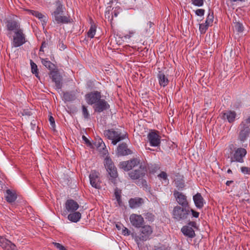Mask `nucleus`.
Wrapping results in <instances>:
<instances>
[{
	"label": "nucleus",
	"instance_id": "a878e982",
	"mask_svg": "<svg viewBox=\"0 0 250 250\" xmlns=\"http://www.w3.org/2000/svg\"><path fill=\"white\" fill-rule=\"evenodd\" d=\"M55 5L56 8L55 11L52 13L53 16L58 15L59 14H63L64 12V7L62 3V2L59 0H56L55 1Z\"/></svg>",
	"mask_w": 250,
	"mask_h": 250
},
{
	"label": "nucleus",
	"instance_id": "4be33fe9",
	"mask_svg": "<svg viewBox=\"0 0 250 250\" xmlns=\"http://www.w3.org/2000/svg\"><path fill=\"white\" fill-rule=\"evenodd\" d=\"M159 83L161 86L165 87L169 83V80L167 77L165 75L164 73L162 71H159L157 74Z\"/></svg>",
	"mask_w": 250,
	"mask_h": 250
},
{
	"label": "nucleus",
	"instance_id": "4c0bfd02",
	"mask_svg": "<svg viewBox=\"0 0 250 250\" xmlns=\"http://www.w3.org/2000/svg\"><path fill=\"white\" fill-rule=\"evenodd\" d=\"M145 219L149 222H153L155 219V215L151 212H148L144 214Z\"/></svg>",
	"mask_w": 250,
	"mask_h": 250
},
{
	"label": "nucleus",
	"instance_id": "e2e57ef3",
	"mask_svg": "<svg viewBox=\"0 0 250 250\" xmlns=\"http://www.w3.org/2000/svg\"><path fill=\"white\" fill-rule=\"evenodd\" d=\"M234 182L232 180H230V181H227L226 183V185L227 186H229L232 183H233Z\"/></svg>",
	"mask_w": 250,
	"mask_h": 250
},
{
	"label": "nucleus",
	"instance_id": "20e7f679",
	"mask_svg": "<svg viewBox=\"0 0 250 250\" xmlns=\"http://www.w3.org/2000/svg\"><path fill=\"white\" fill-rule=\"evenodd\" d=\"M189 212L188 207L176 206L173 209V218L178 221L186 220L188 218Z\"/></svg>",
	"mask_w": 250,
	"mask_h": 250
},
{
	"label": "nucleus",
	"instance_id": "6e6d98bb",
	"mask_svg": "<svg viewBox=\"0 0 250 250\" xmlns=\"http://www.w3.org/2000/svg\"><path fill=\"white\" fill-rule=\"evenodd\" d=\"M130 231L126 228L124 227L123 229V234L125 235H129L130 234Z\"/></svg>",
	"mask_w": 250,
	"mask_h": 250
},
{
	"label": "nucleus",
	"instance_id": "0e129e2a",
	"mask_svg": "<svg viewBox=\"0 0 250 250\" xmlns=\"http://www.w3.org/2000/svg\"><path fill=\"white\" fill-rule=\"evenodd\" d=\"M147 24H148L150 28H151L154 25L153 23L151 21H149L147 23Z\"/></svg>",
	"mask_w": 250,
	"mask_h": 250
},
{
	"label": "nucleus",
	"instance_id": "cd10ccee",
	"mask_svg": "<svg viewBox=\"0 0 250 250\" xmlns=\"http://www.w3.org/2000/svg\"><path fill=\"white\" fill-rule=\"evenodd\" d=\"M71 213L68 215L67 218L70 221L77 223L81 218V213L79 211L70 212Z\"/></svg>",
	"mask_w": 250,
	"mask_h": 250
},
{
	"label": "nucleus",
	"instance_id": "b1692460",
	"mask_svg": "<svg viewBox=\"0 0 250 250\" xmlns=\"http://www.w3.org/2000/svg\"><path fill=\"white\" fill-rule=\"evenodd\" d=\"M195 206L198 208H202L204 206V199L201 193H197L193 197Z\"/></svg>",
	"mask_w": 250,
	"mask_h": 250
},
{
	"label": "nucleus",
	"instance_id": "09e8293b",
	"mask_svg": "<svg viewBox=\"0 0 250 250\" xmlns=\"http://www.w3.org/2000/svg\"><path fill=\"white\" fill-rule=\"evenodd\" d=\"M114 195L116 198H119L120 197H121V190L118 189L117 188H116L114 192Z\"/></svg>",
	"mask_w": 250,
	"mask_h": 250
},
{
	"label": "nucleus",
	"instance_id": "a18cd8bd",
	"mask_svg": "<svg viewBox=\"0 0 250 250\" xmlns=\"http://www.w3.org/2000/svg\"><path fill=\"white\" fill-rule=\"evenodd\" d=\"M241 171L245 174H250V167H241Z\"/></svg>",
	"mask_w": 250,
	"mask_h": 250
},
{
	"label": "nucleus",
	"instance_id": "8fccbe9b",
	"mask_svg": "<svg viewBox=\"0 0 250 250\" xmlns=\"http://www.w3.org/2000/svg\"><path fill=\"white\" fill-rule=\"evenodd\" d=\"M158 177L164 180H166L167 177V175L166 172L162 171L158 175Z\"/></svg>",
	"mask_w": 250,
	"mask_h": 250
},
{
	"label": "nucleus",
	"instance_id": "c85d7f7f",
	"mask_svg": "<svg viewBox=\"0 0 250 250\" xmlns=\"http://www.w3.org/2000/svg\"><path fill=\"white\" fill-rule=\"evenodd\" d=\"M95 145L99 150H101L102 149H103V154L105 155L108 153V151L106 149L105 145L101 138L97 140L96 142L95 143Z\"/></svg>",
	"mask_w": 250,
	"mask_h": 250
},
{
	"label": "nucleus",
	"instance_id": "79ce46f5",
	"mask_svg": "<svg viewBox=\"0 0 250 250\" xmlns=\"http://www.w3.org/2000/svg\"><path fill=\"white\" fill-rule=\"evenodd\" d=\"M204 0H191L192 3L197 6H202L204 4Z\"/></svg>",
	"mask_w": 250,
	"mask_h": 250
},
{
	"label": "nucleus",
	"instance_id": "393cba45",
	"mask_svg": "<svg viewBox=\"0 0 250 250\" xmlns=\"http://www.w3.org/2000/svg\"><path fill=\"white\" fill-rule=\"evenodd\" d=\"M63 14H59L54 16V18L57 24H65L70 22L69 17L62 16Z\"/></svg>",
	"mask_w": 250,
	"mask_h": 250
},
{
	"label": "nucleus",
	"instance_id": "6ab92c4d",
	"mask_svg": "<svg viewBox=\"0 0 250 250\" xmlns=\"http://www.w3.org/2000/svg\"><path fill=\"white\" fill-rule=\"evenodd\" d=\"M222 119L227 120L229 123H232L236 117V113L232 110H226L222 113Z\"/></svg>",
	"mask_w": 250,
	"mask_h": 250
},
{
	"label": "nucleus",
	"instance_id": "dca6fc26",
	"mask_svg": "<svg viewBox=\"0 0 250 250\" xmlns=\"http://www.w3.org/2000/svg\"><path fill=\"white\" fill-rule=\"evenodd\" d=\"M118 156H126L132 153V151L127 148L125 143H122L118 145L116 151Z\"/></svg>",
	"mask_w": 250,
	"mask_h": 250
},
{
	"label": "nucleus",
	"instance_id": "423d86ee",
	"mask_svg": "<svg viewBox=\"0 0 250 250\" xmlns=\"http://www.w3.org/2000/svg\"><path fill=\"white\" fill-rule=\"evenodd\" d=\"M147 139L151 146H158L161 143V137L158 131L151 130L147 134Z\"/></svg>",
	"mask_w": 250,
	"mask_h": 250
},
{
	"label": "nucleus",
	"instance_id": "49530a36",
	"mask_svg": "<svg viewBox=\"0 0 250 250\" xmlns=\"http://www.w3.org/2000/svg\"><path fill=\"white\" fill-rule=\"evenodd\" d=\"M205 10L203 9H198L195 11V14L197 16H202L205 14Z\"/></svg>",
	"mask_w": 250,
	"mask_h": 250
},
{
	"label": "nucleus",
	"instance_id": "603ef678",
	"mask_svg": "<svg viewBox=\"0 0 250 250\" xmlns=\"http://www.w3.org/2000/svg\"><path fill=\"white\" fill-rule=\"evenodd\" d=\"M189 211H191L193 217L198 218L199 217V213L198 212L193 210V209H191Z\"/></svg>",
	"mask_w": 250,
	"mask_h": 250
},
{
	"label": "nucleus",
	"instance_id": "ddd939ff",
	"mask_svg": "<svg viewBox=\"0 0 250 250\" xmlns=\"http://www.w3.org/2000/svg\"><path fill=\"white\" fill-rule=\"evenodd\" d=\"M240 132L239 135V139L241 141H244L249 136L250 132V126L248 125H246L242 122L240 125Z\"/></svg>",
	"mask_w": 250,
	"mask_h": 250
},
{
	"label": "nucleus",
	"instance_id": "2f4dec72",
	"mask_svg": "<svg viewBox=\"0 0 250 250\" xmlns=\"http://www.w3.org/2000/svg\"><path fill=\"white\" fill-rule=\"evenodd\" d=\"M30 62L32 73L35 74L37 78H40L39 70L37 64L32 60H30Z\"/></svg>",
	"mask_w": 250,
	"mask_h": 250
},
{
	"label": "nucleus",
	"instance_id": "ea45409f",
	"mask_svg": "<svg viewBox=\"0 0 250 250\" xmlns=\"http://www.w3.org/2000/svg\"><path fill=\"white\" fill-rule=\"evenodd\" d=\"M209 25H208V23H206V22L204 23H201L199 24V30L201 34H204L208 29Z\"/></svg>",
	"mask_w": 250,
	"mask_h": 250
},
{
	"label": "nucleus",
	"instance_id": "a211bd4d",
	"mask_svg": "<svg viewBox=\"0 0 250 250\" xmlns=\"http://www.w3.org/2000/svg\"><path fill=\"white\" fill-rule=\"evenodd\" d=\"M144 203V199L139 197L131 198L128 201L129 207L133 209L141 207Z\"/></svg>",
	"mask_w": 250,
	"mask_h": 250
},
{
	"label": "nucleus",
	"instance_id": "0eeeda50",
	"mask_svg": "<svg viewBox=\"0 0 250 250\" xmlns=\"http://www.w3.org/2000/svg\"><path fill=\"white\" fill-rule=\"evenodd\" d=\"M26 42L25 35L22 29H18L15 31L13 36V45L15 47H19Z\"/></svg>",
	"mask_w": 250,
	"mask_h": 250
},
{
	"label": "nucleus",
	"instance_id": "f8f14e48",
	"mask_svg": "<svg viewBox=\"0 0 250 250\" xmlns=\"http://www.w3.org/2000/svg\"><path fill=\"white\" fill-rule=\"evenodd\" d=\"M129 220L131 225L135 228H140L144 224V218L141 215L133 213L130 215Z\"/></svg>",
	"mask_w": 250,
	"mask_h": 250
},
{
	"label": "nucleus",
	"instance_id": "5fc2aeb1",
	"mask_svg": "<svg viewBox=\"0 0 250 250\" xmlns=\"http://www.w3.org/2000/svg\"><path fill=\"white\" fill-rule=\"evenodd\" d=\"M30 125H31V129L33 130H35V128L36 127H38V126H36V121H35V120H33L31 123H30Z\"/></svg>",
	"mask_w": 250,
	"mask_h": 250
},
{
	"label": "nucleus",
	"instance_id": "c9c22d12",
	"mask_svg": "<svg viewBox=\"0 0 250 250\" xmlns=\"http://www.w3.org/2000/svg\"><path fill=\"white\" fill-rule=\"evenodd\" d=\"M28 11L30 12L32 15L38 18L41 21H42L43 22H45L44 20H42L43 18H45V16L42 15V13L39 12L38 11L32 10H28Z\"/></svg>",
	"mask_w": 250,
	"mask_h": 250
},
{
	"label": "nucleus",
	"instance_id": "7ed1b4c3",
	"mask_svg": "<svg viewBox=\"0 0 250 250\" xmlns=\"http://www.w3.org/2000/svg\"><path fill=\"white\" fill-rule=\"evenodd\" d=\"M104 165L109 175V180L114 184H116V179L118 177V174L117 168L112 159L108 156H106L104 161Z\"/></svg>",
	"mask_w": 250,
	"mask_h": 250
},
{
	"label": "nucleus",
	"instance_id": "4468645a",
	"mask_svg": "<svg viewBox=\"0 0 250 250\" xmlns=\"http://www.w3.org/2000/svg\"><path fill=\"white\" fill-rule=\"evenodd\" d=\"M141 228V233L138 237L141 241H146L152 233V229L149 225H145Z\"/></svg>",
	"mask_w": 250,
	"mask_h": 250
},
{
	"label": "nucleus",
	"instance_id": "58836bf2",
	"mask_svg": "<svg viewBox=\"0 0 250 250\" xmlns=\"http://www.w3.org/2000/svg\"><path fill=\"white\" fill-rule=\"evenodd\" d=\"M234 28L235 30L239 33H242L244 28L242 23L240 22H236L234 23Z\"/></svg>",
	"mask_w": 250,
	"mask_h": 250
},
{
	"label": "nucleus",
	"instance_id": "1a4fd4ad",
	"mask_svg": "<svg viewBox=\"0 0 250 250\" xmlns=\"http://www.w3.org/2000/svg\"><path fill=\"white\" fill-rule=\"evenodd\" d=\"M49 75L52 81L55 83L56 89H61L62 86V77L60 75L58 70L57 69L50 71Z\"/></svg>",
	"mask_w": 250,
	"mask_h": 250
},
{
	"label": "nucleus",
	"instance_id": "9d476101",
	"mask_svg": "<svg viewBox=\"0 0 250 250\" xmlns=\"http://www.w3.org/2000/svg\"><path fill=\"white\" fill-rule=\"evenodd\" d=\"M110 105L104 99H101L96 104L93 105L94 113H100L110 108Z\"/></svg>",
	"mask_w": 250,
	"mask_h": 250
},
{
	"label": "nucleus",
	"instance_id": "412c9836",
	"mask_svg": "<svg viewBox=\"0 0 250 250\" xmlns=\"http://www.w3.org/2000/svg\"><path fill=\"white\" fill-rule=\"evenodd\" d=\"M181 232L185 236L190 238H193L196 236L195 231L192 228L189 226H183L181 229Z\"/></svg>",
	"mask_w": 250,
	"mask_h": 250
},
{
	"label": "nucleus",
	"instance_id": "4d7b16f0",
	"mask_svg": "<svg viewBox=\"0 0 250 250\" xmlns=\"http://www.w3.org/2000/svg\"><path fill=\"white\" fill-rule=\"evenodd\" d=\"M22 115H28V116H30V115H32V113H31V111H29L28 109L24 110L23 112V113H22Z\"/></svg>",
	"mask_w": 250,
	"mask_h": 250
},
{
	"label": "nucleus",
	"instance_id": "bf43d9fd",
	"mask_svg": "<svg viewBox=\"0 0 250 250\" xmlns=\"http://www.w3.org/2000/svg\"><path fill=\"white\" fill-rule=\"evenodd\" d=\"M118 204L120 207H122L123 205V203L122 201L121 197H120L119 198H116Z\"/></svg>",
	"mask_w": 250,
	"mask_h": 250
},
{
	"label": "nucleus",
	"instance_id": "e433bc0d",
	"mask_svg": "<svg viewBox=\"0 0 250 250\" xmlns=\"http://www.w3.org/2000/svg\"><path fill=\"white\" fill-rule=\"evenodd\" d=\"M175 184L178 190H182L184 189L185 184L183 179H180L175 181Z\"/></svg>",
	"mask_w": 250,
	"mask_h": 250
},
{
	"label": "nucleus",
	"instance_id": "37998d69",
	"mask_svg": "<svg viewBox=\"0 0 250 250\" xmlns=\"http://www.w3.org/2000/svg\"><path fill=\"white\" fill-rule=\"evenodd\" d=\"M54 246L59 250H66V248L61 244L57 242L53 243Z\"/></svg>",
	"mask_w": 250,
	"mask_h": 250
},
{
	"label": "nucleus",
	"instance_id": "c756f323",
	"mask_svg": "<svg viewBox=\"0 0 250 250\" xmlns=\"http://www.w3.org/2000/svg\"><path fill=\"white\" fill-rule=\"evenodd\" d=\"M63 98L65 101L70 102L75 100L76 96L73 91L63 92Z\"/></svg>",
	"mask_w": 250,
	"mask_h": 250
},
{
	"label": "nucleus",
	"instance_id": "5701e85b",
	"mask_svg": "<svg viewBox=\"0 0 250 250\" xmlns=\"http://www.w3.org/2000/svg\"><path fill=\"white\" fill-rule=\"evenodd\" d=\"M6 195L5 196L6 201L9 203L14 202L17 198V195L15 190L8 189L6 190Z\"/></svg>",
	"mask_w": 250,
	"mask_h": 250
},
{
	"label": "nucleus",
	"instance_id": "f257e3e1",
	"mask_svg": "<svg viewBox=\"0 0 250 250\" xmlns=\"http://www.w3.org/2000/svg\"><path fill=\"white\" fill-rule=\"evenodd\" d=\"M119 166L125 171L135 168L128 174L129 177L132 180L143 178L147 172V167L143 164L139 158H133L128 161L121 162Z\"/></svg>",
	"mask_w": 250,
	"mask_h": 250
},
{
	"label": "nucleus",
	"instance_id": "bb28decb",
	"mask_svg": "<svg viewBox=\"0 0 250 250\" xmlns=\"http://www.w3.org/2000/svg\"><path fill=\"white\" fill-rule=\"evenodd\" d=\"M6 27L9 31H13L15 30L17 31L20 29V25L18 23L13 20H8L6 22Z\"/></svg>",
	"mask_w": 250,
	"mask_h": 250
},
{
	"label": "nucleus",
	"instance_id": "72a5a7b5",
	"mask_svg": "<svg viewBox=\"0 0 250 250\" xmlns=\"http://www.w3.org/2000/svg\"><path fill=\"white\" fill-rule=\"evenodd\" d=\"M96 31V26L95 24H92L91 25L90 28L89 29L87 34V36L92 39L94 38Z\"/></svg>",
	"mask_w": 250,
	"mask_h": 250
},
{
	"label": "nucleus",
	"instance_id": "de8ad7c7",
	"mask_svg": "<svg viewBox=\"0 0 250 250\" xmlns=\"http://www.w3.org/2000/svg\"><path fill=\"white\" fill-rule=\"evenodd\" d=\"M49 121L50 122V125H51L52 128L54 129L55 126V122L54 118L52 116H50L49 117Z\"/></svg>",
	"mask_w": 250,
	"mask_h": 250
},
{
	"label": "nucleus",
	"instance_id": "864d4df0",
	"mask_svg": "<svg viewBox=\"0 0 250 250\" xmlns=\"http://www.w3.org/2000/svg\"><path fill=\"white\" fill-rule=\"evenodd\" d=\"M59 47L60 50H64L66 48V46L63 43L62 41H60Z\"/></svg>",
	"mask_w": 250,
	"mask_h": 250
},
{
	"label": "nucleus",
	"instance_id": "f704fd0d",
	"mask_svg": "<svg viewBox=\"0 0 250 250\" xmlns=\"http://www.w3.org/2000/svg\"><path fill=\"white\" fill-rule=\"evenodd\" d=\"M213 19H214L213 12V11L209 10V13L207 16L206 21H205L206 23H208V25L211 26L212 24V22L213 21Z\"/></svg>",
	"mask_w": 250,
	"mask_h": 250
},
{
	"label": "nucleus",
	"instance_id": "39448f33",
	"mask_svg": "<svg viewBox=\"0 0 250 250\" xmlns=\"http://www.w3.org/2000/svg\"><path fill=\"white\" fill-rule=\"evenodd\" d=\"M232 156L230 157V162H237L239 163L244 162V157L247 154L246 149L242 147L237 148L235 149L234 152H231Z\"/></svg>",
	"mask_w": 250,
	"mask_h": 250
},
{
	"label": "nucleus",
	"instance_id": "680f3d73",
	"mask_svg": "<svg viewBox=\"0 0 250 250\" xmlns=\"http://www.w3.org/2000/svg\"><path fill=\"white\" fill-rule=\"evenodd\" d=\"M48 45V43L46 42L45 41H43L42 43V45H41V46L42 47V48H44V47H46Z\"/></svg>",
	"mask_w": 250,
	"mask_h": 250
},
{
	"label": "nucleus",
	"instance_id": "2eb2a0df",
	"mask_svg": "<svg viewBox=\"0 0 250 250\" xmlns=\"http://www.w3.org/2000/svg\"><path fill=\"white\" fill-rule=\"evenodd\" d=\"M173 195L177 202L181 207H188V203L187 199V196L185 195L177 190L174 191Z\"/></svg>",
	"mask_w": 250,
	"mask_h": 250
},
{
	"label": "nucleus",
	"instance_id": "aec40b11",
	"mask_svg": "<svg viewBox=\"0 0 250 250\" xmlns=\"http://www.w3.org/2000/svg\"><path fill=\"white\" fill-rule=\"evenodd\" d=\"M65 207L68 212H74L79 208L78 203L73 199H68L65 203Z\"/></svg>",
	"mask_w": 250,
	"mask_h": 250
},
{
	"label": "nucleus",
	"instance_id": "473e14b6",
	"mask_svg": "<svg viewBox=\"0 0 250 250\" xmlns=\"http://www.w3.org/2000/svg\"><path fill=\"white\" fill-rule=\"evenodd\" d=\"M138 185L143 188V189L146 191H149L151 188L150 185H148L147 181L144 179H140L138 182Z\"/></svg>",
	"mask_w": 250,
	"mask_h": 250
},
{
	"label": "nucleus",
	"instance_id": "9b49d317",
	"mask_svg": "<svg viewBox=\"0 0 250 250\" xmlns=\"http://www.w3.org/2000/svg\"><path fill=\"white\" fill-rule=\"evenodd\" d=\"M89 177L90 183L92 187L99 189L101 188L99 173L95 170H92L91 171Z\"/></svg>",
	"mask_w": 250,
	"mask_h": 250
},
{
	"label": "nucleus",
	"instance_id": "3c124183",
	"mask_svg": "<svg viewBox=\"0 0 250 250\" xmlns=\"http://www.w3.org/2000/svg\"><path fill=\"white\" fill-rule=\"evenodd\" d=\"M187 226H189L191 228H194V229H197L198 227L197 226V224L194 221H189V222L188 223Z\"/></svg>",
	"mask_w": 250,
	"mask_h": 250
},
{
	"label": "nucleus",
	"instance_id": "f03ea898",
	"mask_svg": "<svg viewBox=\"0 0 250 250\" xmlns=\"http://www.w3.org/2000/svg\"><path fill=\"white\" fill-rule=\"evenodd\" d=\"M107 139L112 140V144L116 145L118 143L125 139L128 138V135L127 132L122 133L119 131H115L113 129L105 130L104 133Z\"/></svg>",
	"mask_w": 250,
	"mask_h": 250
},
{
	"label": "nucleus",
	"instance_id": "69168bd1",
	"mask_svg": "<svg viewBox=\"0 0 250 250\" xmlns=\"http://www.w3.org/2000/svg\"><path fill=\"white\" fill-rule=\"evenodd\" d=\"M116 227L118 229V230H120L121 229L122 226L121 225L116 224Z\"/></svg>",
	"mask_w": 250,
	"mask_h": 250
},
{
	"label": "nucleus",
	"instance_id": "a19ab883",
	"mask_svg": "<svg viewBox=\"0 0 250 250\" xmlns=\"http://www.w3.org/2000/svg\"><path fill=\"white\" fill-rule=\"evenodd\" d=\"M82 113L84 119H88L89 118V114L88 113V110L87 109V107L84 105H82Z\"/></svg>",
	"mask_w": 250,
	"mask_h": 250
},
{
	"label": "nucleus",
	"instance_id": "6e6552de",
	"mask_svg": "<svg viewBox=\"0 0 250 250\" xmlns=\"http://www.w3.org/2000/svg\"><path fill=\"white\" fill-rule=\"evenodd\" d=\"M102 98L101 93L98 91H94L88 93L85 95L87 103L89 105H94Z\"/></svg>",
	"mask_w": 250,
	"mask_h": 250
},
{
	"label": "nucleus",
	"instance_id": "052dcab7",
	"mask_svg": "<svg viewBox=\"0 0 250 250\" xmlns=\"http://www.w3.org/2000/svg\"><path fill=\"white\" fill-rule=\"evenodd\" d=\"M246 125H248L250 126V116L244 121L242 122Z\"/></svg>",
	"mask_w": 250,
	"mask_h": 250
},
{
	"label": "nucleus",
	"instance_id": "338daca9",
	"mask_svg": "<svg viewBox=\"0 0 250 250\" xmlns=\"http://www.w3.org/2000/svg\"><path fill=\"white\" fill-rule=\"evenodd\" d=\"M40 52H44L43 48H42V46H41L40 48Z\"/></svg>",
	"mask_w": 250,
	"mask_h": 250
},
{
	"label": "nucleus",
	"instance_id": "7c9ffc66",
	"mask_svg": "<svg viewBox=\"0 0 250 250\" xmlns=\"http://www.w3.org/2000/svg\"><path fill=\"white\" fill-rule=\"evenodd\" d=\"M42 64L49 70L51 71H54L57 68H56V66L54 64L51 62L50 61H48L47 59H42Z\"/></svg>",
	"mask_w": 250,
	"mask_h": 250
},
{
	"label": "nucleus",
	"instance_id": "f3484780",
	"mask_svg": "<svg viewBox=\"0 0 250 250\" xmlns=\"http://www.w3.org/2000/svg\"><path fill=\"white\" fill-rule=\"evenodd\" d=\"M0 246L5 250H18L16 246L9 240L0 236Z\"/></svg>",
	"mask_w": 250,
	"mask_h": 250
},
{
	"label": "nucleus",
	"instance_id": "13d9d810",
	"mask_svg": "<svg viewBox=\"0 0 250 250\" xmlns=\"http://www.w3.org/2000/svg\"><path fill=\"white\" fill-rule=\"evenodd\" d=\"M155 250H167V248L164 245H162L160 247H157Z\"/></svg>",
	"mask_w": 250,
	"mask_h": 250
},
{
	"label": "nucleus",
	"instance_id": "c03bdc74",
	"mask_svg": "<svg viewBox=\"0 0 250 250\" xmlns=\"http://www.w3.org/2000/svg\"><path fill=\"white\" fill-rule=\"evenodd\" d=\"M82 139L85 142V144L88 146H89L90 147H92L93 146H92V144H91V143L90 142V141L84 136V135H83L82 136Z\"/></svg>",
	"mask_w": 250,
	"mask_h": 250
},
{
	"label": "nucleus",
	"instance_id": "774afa93",
	"mask_svg": "<svg viewBox=\"0 0 250 250\" xmlns=\"http://www.w3.org/2000/svg\"><path fill=\"white\" fill-rule=\"evenodd\" d=\"M227 172L228 173H232V171L230 169H229L228 170H227Z\"/></svg>",
	"mask_w": 250,
	"mask_h": 250
}]
</instances>
